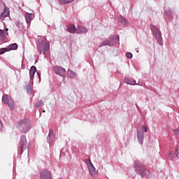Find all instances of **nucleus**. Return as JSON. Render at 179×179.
I'll list each match as a JSON object with an SVG mask.
<instances>
[{
  "label": "nucleus",
  "instance_id": "7c9ffc66",
  "mask_svg": "<svg viewBox=\"0 0 179 179\" xmlns=\"http://www.w3.org/2000/svg\"><path fill=\"white\" fill-rule=\"evenodd\" d=\"M15 26H17V27H18V29H20V27H22L23 26V24L19 21L15 22Z\"/></svg>",
  "mask_w": 179,
  "mask_h": 179
},
{
  "label": "nucleus",
  "instance_id": "72a5a7b5",
  "mask_svg": "<svg viewBox=\"0 0 179 179\" xmlns=\"http://www.w3.org/2000/svg\"><path fill=\"white\" fill-rule=\"evenodd\" d=\"M173 134H175V135H179V129H173Z\"/></svg>",
  "mask_w": 179,
  "mask_h": 179
},
{
  "label": "nucleus",
  "instance_id": "423d86ee",
  "mask_svg": "<svg viewBox=\"0 0 179 179\" xmlns=\"http://www.w3.org/2000/svg\"><path fill=\"white\" fill-rule=\"evenodd\" d=\"M115 38H117L115 36L108 38L99 45V48H101V47H104L106 45H108V47H113V45H115Z\"/></svg>",
  "mask_w": 179,
  "mask_h": 179
},
{
  "label": "nucleus",
  "instance_id": "4c0bfd02",
  "mask_svg": "<svg viewBox=\"0 0 179 179\" xmlns=\"http://www.w3.org/2000/svg\"><path fill=\"white\" fill-rule=\"evenodd\" d=\"M117 40L118 41H120V36H117Z\"/></svg>",
  "mask_w": 179,
  "mask_h": 179
},
{
  "label": "nucleus",
  "instance_id": "f3484780",
  "mask_svg": "<svg viewBox=\"0 0 179 179\" xmlns=\"http://www.w3.org/2000/svg\"><path fill=\"white\" fill-rule=\"evenodd\" d=\"M118 20L120 22V23H121V24H122V26L127 27L129 24V22H128V20H127V19L124 17H122V15H120L118 17Z\"/></svg>",
  "mask_w": 179,
  "mask_h": 179
},
{
  "label": "nucleus",
  "instance_id": "bb28decb",
  "mask_svg": "<svg viewBox=\"0 0 179 179\" xmlns=\"http://www.w3.org/2000/svg\"><path fill=\"white\" fill-rule=\"evenodd\" d=\"M43 106H44V102L43 101V100L38 101L35 104V107H36L37 108H38L39 107H43Z\"/></svg>",
  "mask_w": 179,
  "mask_h": 179
},
{
  "label": "nucleus",
  "instance_id": "dca6fc26",
  "mask_svg": "<svg viewBox=\"0 0 179 179\" xmlns=\"http://www.w3.org/2000/svg\"><path fill=\"white\" fill-rule=\"evenodd\" d=\"M88 170L92 177H96V176H97V171H96V168L94 167V165L89 166Z\"/></svg>",
  "mask_w": 179,
  "mask_h": 179
},
{
  "label": "nucleus",
  "instance_id": "7ed1b4c3",
  "mask_svg": "<svg viewBox=\"0 0 179 179\" xmlns=\"http://www.w3.org/2000/svg\"><path fill=\"white\" fill-rule=\"evenodd\" d=\"M150 29L151 30L152 36H154L158 44H159V45H163L164 43L163 38L162 37V31H160L159 28H157V27L153 24L150 25Z\"/></svg>",
  "mask_w": 179,
  "mask_h": 179
},
{
  "label": "nucleus",
  "instance_id": "f03ea898",
  "mask_svg": "<svg viewBox=\"0 0 179 179\" xmlns=\"http://www.w3.org/2000/svg\"><path fill=\"white\" fill-rule=\"evenodd\" d=\"M134 169L138 176H141L142 178L146 177L149 174V170L146 169L145 164H143L139 160H135L134 162Z\"/></svg>",
  "mask_w": 179,
  "mask_h": 179
},
{
  "label": "nucleus",
  "instance_id": "e433bc0d",
  "mask_svg": "<svg viewBox=\"0 0 179 179\" xmlns=\"http://www.w3.org/2000/svg\"><path fill=\"white\" fill-rule=\"evenodd\" d=\"M21 68H22V69H24V68H25L24 64H22Z\"/></svg>",
  "mask_w": 179,
  "mask_h": 179
},
{
  "label": "nucleus",
  "instance_id": "2f4dec72",
  "mask_svg": "<svg viewBox=\"0 0 179 179\" xmlns=\"http://www.w3.org/2000/svg\"><path fill=\"white\" fill-rule=\"evenodd\" d=\"M126 57L129 59H132V57H134V55L131 52H127L126 53Z\"/></svg>",
  "mask_w": 179,
  "mask_h": 179
},
{
  "label": "nucleus",
  "instance_id": "f704fd0d",
  "mask_svg": "<svg viewBox=\"0 0 179 179\" xmlns=\"http://www.w3.org/2000/svg\"><path fill=\"white\" fill-rule=\"evenodd\" d=\"M3 124H2V120H1L0 119V131L3 129Z\"/></svg>",
  "mask_w": 179,
  "mask_h": 179
},
{
  "label": "nucleus",
  "instance_id": "ddd939ff",
  "mask_svg": "<svg viewBox=\"0 0 179 179\" xmlns=\"http://www.w3.org/2000/svg\"><path fill=\"white\" fill-rule=\"evenodd\" d=\"M37 71V68L36 66H31L29 69V79L33 80L34 79V75H36V72Z\"/></svg>",
  "mask_w": 179,
  "mask_h": 179
},
{
  "label": "nucleus",
  "instance_id": "9d476101",
  "mask_svg": "<svg viewBox=\"0 0 179 179\" xmlns=\"http://www.w3.org/2000/svg\"><path fill=\"white\" fill-rule=\"evenodd\" d=\"M89 31V29L86 27L82 25H78L76 33L78 34H86Z\"/></svg>",
  "mask_w": 179,
  "mask_h": 179
},
{
  "label": "nucleus",
  "instance_id": "cd10ccee",
  "mask_svg": "<svg viewBox=\"0 0 179 179\" xmlns=\"http://www.w3.org/2000/svg\"><path fill=\"white\" fill-rule=\"evenodd\" d=\"M8 50V48H3L0 49V55H2V54H5V52H7Z\"/></svg>",
  "mask_w": 179,
  "mask_h": 179
},
{
  "label": "nucleus",
  "instance_id": "b1692460",
  "mask_svg": "<svg viewBox=\"0 0 179 179\" xmlns=\"http://www.w3.org/2000/svg\"><path fill=\"white\" fill-rule=\"evenodd\" d=\"M74 1L75 0H58V2L60 5H66V3H71V2Z\"/></svg>",
  "mask_w": 179,
  "mask_h": 179
},
{
  "label": "nucleus",
  "instance_id": "20e7f679",
  "mask_svg": "<svg viewBox=\"0 0 179 179\" xmlns=\"http://www.w3.org/2000/svg\"><path fill=\"white\" fill-rule=\"evenodd\" d=\"M1 100L4 104H7L8 106L11 111H13V110H15V100L12 98L9 99L8 94H6L3 95Z\"/></svg>",
  "mask_w": 179,
  "mask_h": 179
},
{
  "label": "nucleus",
  "instance_id": "0eeeda50",
  "mask_svg": "<svg viewBox=\"0 0 179 179\" xmlns=\"http://www.w3.org/2000/svg\"><path fill=\"white\" fill-rule=\"evenodd\" d=\"M54 72L56 75L63 77V79H65L66 70L61 66H55L53 67Z\"/></svg>",
  "mask_w": 179,
  "mask_h": 179
},
{
  "label": "nucleus",
  "instance_id": "58836bf2",
  "mask_svg": "<svg viewBox=\"0 0 179 179\" xmlns=\"http://www.w3.org/2000/svg\"><path fill=\"white\" fill-rule=\"evenodd\" d=\"M28 155H29V150H28Z\"/></svg>",
  "mask_w": 179,
  "mask_h": 179
},
{
  "label": "nucleus",
  "instance_id": "c9c22d12",
  "mask_svg": "<svg viewBox=\"0 0 179 179\" xmlns=\"http://www.w3.org/2000/svg\"><path fill=\"white\" fill-rule=\"evenodd\" d=\"M142 129L144 132H148V128L145 126H143L142 127Z\"/></svg>",
  "mask_w": 179,
  "mask_h": 179
},
{
  "label": "nucleus",
  "instance_id": "6ab92c4d",
  "mask_svg": "<svg viewBox=\"0 0 179 179\" xmlns=\"http://www.w3.org/2000/svg\"><path fill=\"white\" fill-rule=\"evenodd\" d=\"M178 149L176 148L175 152L170 155L171 160H172L173 162L177 161V159H178Z\"/></svg>",
  "mask_w": 179,
  "mask_h": 179
},
{
  "label": "nucleus",
  "instance_id": "1a4fd4ad",
  "mask_svg": "<svg viewBox=\"0 0 179 179\" xmlns=\"http://www.w3.org/2000/svg\"><path fill=\"white\" fill-rule=\"evenodd\" d=\"M34 17H36V15H34V13H24V18H25L26 22L28 24H30V23H31V20H34Z\"/></svg>",
  "mask_w": 179,
  "mask_h": 179
},
{
  "label": "nucleus",
  "instance_id": "a878e982",
  "mask_svg": "<svg viewBox=\"0 0 179 179\" xmlns=\"http://www.w3.org/2000/svg\"><path fill=\"white\" fill-rule=\"evenodd\" d=\"M26 90L28 94H33V90L31 89V85H30V84L27 86Z\"/></svg>",
  "mask_w": 179,
  "mask_h": 179
},
{
  "label": "nucleus",
  "instance_id": "6e6552de",
  "mask_svg": "<svg viewBox=\"0 0 179 179\" xmlns=\"http://www.w3.org/2000/svg\"><path fill=\"white\" fill-rule=\"evenodd\" d=\"M39 179H52L51 172L47 169H43L39 172Z\"/></svg>",
  "mask_w": 179,
  "mask_h": 179
},
{
  "label": "nucleus",
  "instance_id": "f8f14e48",
  "mask_svg": "<svg viewBox=\"0 0 179 179\" xmlns=\"http://www.w3.org/2000/svg\"><path fill=\"white\" fill-rule=\"evenodd\" d=\"M54 139H55V135H54V131L52 130V129H50L49 134L47 137L48 143H51V142H52V141H54Z\"/></svg>",
  "mask_w": 179,
  "mask_h": 179
},
{
  "label": "nucleus",
  "instance_id": "c756f323",
  "mask_svg": "<svg viewBox=\"0 0 179 179\" xmlns=\"http://www.w3.org/2000/svg\"><path fill=\"white\" fill-rule=\"evenodd\" d=\"M85 163L88 168L90 167V166H93V164L92 163V161L90 159H86Z\"/></svg>",
  "mask_w": 179,
  "mask_h": 179
},
{
  "label": "nucleus",
  "instance_id": "9b49d317",
  "mask_svg": "<svg viewBox=\"0 0 179 179\" xmlns=\"http://www.w3.org/2000/svg\"><path fill=\"white\" fill-rule=\"evenodd\" d=\"M143 139H145V134L143 131H138L137 132V141L140 145H143Z\"/></svg>",
  "mask_w": 179,
  "mask_h": 179
},
{
  "label": "nucleus",
  "instance_id": "2eb2a0df",
  "mask_svg": "<svg viewBox=\"0 0 179 179\" xmlns=\"http://www.w3.org/2000/svg\"><path fill=\"white\" fill-rule=\"evenodd\" d=\"M5 34L8 36V29H6V31L0 29V43H2V41H5V40L6 39V36H5Z\"/></svg>",
  "mask_w": 179,
  "mask_h": 179
},
{
  "label": "nucleus",
  "instance_id": "39448f33",
  "mask_svg": "<svg viewBox=\"0 0 179 179\" xmlns=\"http://www.w3.org/2000/svg\"><path fill=\"white\" fill-rule=\"evenodd\" d=\"M27 149V138L26 135H22L20 139V143L18 147V150L21 152V155Z\"/></svg>",
  "mask_w": 179,
  "mask_h": 179
},
{
  "label": "nucleus",
  "instance_id": "4468645a",
  "mask_svg": "<svg viewBox=\"0 0 179 179\" xmlns=\"http://www.w3.org/2000/svg\"><path fill=\"white\" fill-rule=\"evenodd\" d=\"M173 13V10L170 9H166L165 10L164 15L166 16V17H168L169 20H173V19H174Z\"/></svg>",
  "mask_w": 179,
  "mask_h": 179
},
{
  "label": "nucleus",
  "instance_id": "4be33fe9",
  "mask_svg": "<svg viewBox=\"0 0 179 179\" xmlns=\"http://www.w3.org/2000/svg\"><path fill=\"white\" fill-rule=\"evenodd\" d=\"M17 43H13V44H10L9 45V46L7 48V50L8 51H15V50L17 49Z\"/></svg>",
  "mask_w": 179,
  "mask_h": 179
},
{
  "label": "nucleus",
  "instance_id": "f257e3e1",
  "mask_svg": "<svg viewBox=\"0 0 179 179\" xmlns=\"http://www.w3.org/2000/svg\"><path fill=\"white\" fill-rule=\"evenodd\" d=\"M16 128L21 134H27L31 129V121L28 118H24L17 122Z\"/></svg>",
  "mask_w": 179,
  "mask_h": 179
},
{
  "label": "nucleus",
  "instance_id": "412c9836",
  "mask_svg": "<svg viewBox=\"0 0 179 179\" xmlns=\"http://www.w3.org/2000/svg\"><path fill=\"white\" fill-rule=\"evenodd\" d=\"M124 83L127 85H131V86H135V85H139V81L138 83H136V80H131L129 78H125Z\"/></svg>",
  "mask_w": 179,
  "mask_h": 179
},
{
  "label": "nucleus",
  "instance_id": "393cba45",
  "mask_svg": "<svg viewBox=\"0 0 179 179\" xmlns=\"http://www.w3.org/2000/svg\"><path fill=\"white\" fill-rule=\"evenodd\" d=\"M45 51H50V43L48 42H45L44 44L43 55H45Z\"/></svg>",
  "mask_w": 179,
  "mask_h": 179
},
{
  "label": "nucleus",
  "instance_id": "aec40b11",
  "mask_svg": "<svg viewBox=\"0 0 179 179\" xmlns=\"http://www.w3.org/2000/svg\"><path fill=\"white\" fill-rule=\"evenodd\" d=\"M66 30L69 31V33H71L72 34H75L77 31V29L75 27V25H69L67 27Z\"/></svg>",
  "mask_w": 179,
  "mask_h": 179
},
{
  "label": "nucleus",
  "instance_id": "473e14b6",
  "mask_svg": "<svg viewBox=\"0 0 179 179\" xmlns=\"http://www.w3.org/2000/svg\"><path fill=\"white\" fill-rule=\"evenodd\" d=\"M36 73L38 75V78L39 82H41V73L39 72V71H37Z\"/></svg>",
  "mask_w": 179,
  "mask_h": 179
},
{
  "label": "nucleus",
  "instance_id": "5701e85b",
  "mask_svg": "<svg viewBox=\"0 0 179 179\" xmlns=\"http://www.w3.org/2000/svg\"><path fill=\"white\" fill-rule=\"evenodd\" d=\"M9 10L7 9H4L3 12L1 14V19H5V17H8L9 16Z\"/></svg>",
  "mask_w": 179,
  "mask_h": 179
},
{
  "label": "nucleus",
  "instance_id": "c85d7f7f",
  "mask_svg": "<svg viewBox=\"0 0 179 179\" xmlns=\"http://www.w3.org/2000/svg\"><path fill=\"white\" fill-rule=\"evenodd\" d=\"M38 52L40 55H41L42 52H43V54H44V48H43V45H39L38 47Z\"/></svg>",
  "mask_w": 179,
  "mask_h": 179
},
{
  "label": "nucleus",
  "instance_id": "a211bd4d",
  "mask_svg": "<svg viewBox=\"0 0 179 179\" xmlns=\"http://www.w3.org/2000/svg\"><path fill=\"white\" fill-rule=\"evenodd\" d=\"M67 75L71 79H75V78H78V73H76V72H75L69 69L67 70Z\"/></svg>",
  "mask_w": 179,
  "mask_h": 179
}]
</instances>
